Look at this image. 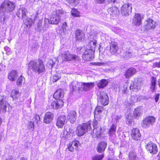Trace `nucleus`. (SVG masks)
I'll use <instances>...</instances> for the list:
<instances>
[{
    "label": "nucleus",
    "instance_id": "nucleus-1",
    "mask_svg": "<svg viewBox=\"0 0 160 160\" xmlns=\"http://www.w3.org/2000/svg\"><path fill=\"white\" fill-rule=\"evenodd\" d=\"M28 71L32 70L35 73L38 74L45 72V68L43 62L41 60H31L28 64ZM29 74V71L28 72Z\"/></svg>",
    "mask_w": 160,
    "mask_h": 160
},
{
    "label": "nucleus",
    "instance_id": "nucleus-2",
    "mask_svg": "<svg viewBox=\"0 0 160 160\" xmlns=\"http://www.w3.org/2000/svg\"><path fill=\"white\" fill-rule=\"evenodd\" d=\"M14 3L8 0H5L0 6V15L2 16H6L12 12L14 9Z\"/></svg>",
    "mask_w": 160,
    "mask_h": 160
},
{
    "label": "nucleus",
    "instance_id": "nucleus-3",
    "mask_svg": "<svg viewBox=\"0 0 160 160\" xmlns=\"http://www.w3.org/2000/svg\"><path fill=\"white\" fill-rule=\"evenodd\" d=\"M66 13L65 12L60 9L54 11L50 18V24H58L60 21L61 18L64 17Z\"/></svg>",
    "mask_w": 160,
    "mask_h": 160
},
{
    "label": "nucleus",
    "instance_id": "nucleus-4",
    "mask_svg": "<svg viewBox=\"0 0 160 160\" xmlns=\"http://www.w3.org/2000/svg\"><path fill=\"white\" fill-rule=\"evenodd\" d=\"M91 121H89L87 123H83L78 126L76 130V135L78 136H82L88 131L91 130Z\"/></svg>",
    "mask_w": 160,
    "mask_h": 160
},
{
    "label": "nucleus",
    "instance_id": "nucleus-5",
    "mask_svg": "<svg viewBox=\"0 0 160 160\" xmlns=\"http://www.w3.org/2000/svg\"><path fill=\"white\" fill-rule=\"evenodd\" d=\"M7 100L6 96H0V113H4L6 112L7 107L9 106Z\"/></svg>",
    "mask_w": 160,
    "mask_h": 160
},
{
    "label": "nucleus",
    "instance_id": "nucleus-6",
    "mask_svg": "<svg viewBox=\"0 0 160 160\" xmlns=\"http://www.w3.org/2000/svg\"><path fill=\"white\" fill-rule=\"evenodd\" d=\"M94 51L92 49L87 47L85 51L83 52L82 57L84 60L91 61L94 58Z\"/></svg>",
    "mask_w": 160,
    "mask_h": 160
},
{
    "label": "nucleus",
    "instance_id": "nucleus-7",
    "mask_svg": "<svg viewBox=\"0 0 160 160\" xmlns=\"http://www.w3.org/2000/svg\"><path fill=\"white\" fill-rule=\"evenodd\" d=\"M63 60L66 61L76 60L79 59V57L75 55L70 54L68 51H64L62 54Z\"/></svg>",
    "mask_w": 160,
    "mask_h": 160
},
{
    "label": "nucleus",
    "instance_id": "nucleus-8",
    "mask_svg": "<svg viewBox=\"0 0 160 160\" xmlns=\"http://www.w3.org/2000/svg\"><path fill=\"white\" fill-rule=\"evenodd\" d=\"M155 121V118L154 117H148L143 121L142 125L143 127L146 128L150 125H152Z\"/></svg>",
    "mask_w": 160,
    "mask_h": 160
},
{
    "label": "nucleus",
    "instance_id": "nucleus-9",
    "mask_svg": "<svg viewBox=\"0 0 160 160\" xmlns=\"http://www.w3.org/2000/svg\"><path fill=\"white\" fill-rule=\"evenodd\" d=\"M132 7L131 4L125 3L121 7V13L123 15L127 16L132 11Z\"/></svg>",
    "mask_w": 160,
    "mask_h": 160
},
{
    "label": "nucleus",
    "instance_id": "nucleus-10",
    "mask_svg": "<svg viewBox=\"0 0 160 160\" xmlns=\"http://www.w3.org/2000/svg\"><path fill=\"white\" fill-rule=\"evenodd\" d=\"M146 148L148 151L153 154H155L158 151L157 145L152 142H149L147 144Z\"/></svg>",
    "mask_w": 160,
    "mask_h": 160
},
{
    "label": "nucleus",
    "instance_id": "nucleus-11",
    "mask_svg": "<svg viewBox=\"0 0 160 160\" xmlns=\"http://www.w3.org/2000/svg\"><path fill=\"white\" fill-rule=\"evenodd\" d=\"M99 100L101 104L105 106L109 103V98L107 94L104 92H101L99 96Z\"/></svg>",
    "mask_w": 160,
    "mask_h": 160
},
{
    "label": "nucleus",
    "instance_id": "nucleus-12",
    "mask_svg": "<svg viewBox=\"0 0 160 160\" xmlns=\"http://www.w3.org/2000/svg\"><path fill=\"white\" fill-rule=\"evenodd\" d=\"M156 26V22L152 19H149L146 20V23L144 26V28L145 30H148L154 29Z\"/></svg>",
    "mask_w": 160,
    "mask_h": 160
},
{
    "label": "nucleus",
    "instance_id": "nucleus-13",
    "mask_svg": "<svg viewBox=\"0 0 160 160\" xmlns=\"http://www.w3.org/2000/svg\"><path fill=\"white\" fill-rule=\"evenodd\" d=\"M82 82L74 81L70 85V87L72 88V91L75 92L82 90Z\"/></svg>",
    "mask_w": 160,
    "mask_h": 160
},
{
    "label": "nucleus",
    "instance_id": "nucleus-14",
    "mask_svg": "<svg viewBox=\"0 0 160 160\" xmlns=\"http://www.w3.org/2000/svg\"><path fill=\"white\" fill-rule=\"evenodd\" d=\"M66 117L65 115H61L57 118L56 125L59 128H62L65 123Z\"/></svg>",
    "mask_w": 160,
    "mask_h": 160
},
{
    "label": "nucleus",
    "instance_id": "nucleus-15",
    "mask_svg": "<svg viewBox=\"0 0 160 160\" xmlns=\"http://www.w3.org/2000/svg\"><path fill=\"white\" fill-rule=\"evenodd\" d=\"M52 102L51 107L55 109H58L61 108L63 105V102L61 99H57Z\"/></svg>",
    "mask_w": 160,
    "mask_h": 160
},
{
    "label": "nucleus",
    "instance_id": "nucleus-16",
    "mask_svg": "<svg viewBox=\"0 0 160 160\" xmlns=\"http://www.w3.org/2000/svg\"><path fill=\"white\" fill-rule=\"evenodd\" d=\"M53 115L52 112H47L44 115L43 121L44 123L49 124L52 120Z\"/></svg>",
    "mask_w": 160,
    "mask_h": 160
},
{
    "label": "nucleus",
    "instance_id": "nucleus-17",
    "mask_svg": "<svg viewBox=\"0 0 160 160\" xmlns=\"http://www.w3.org/2000/svg\"><path fill=\"white\" fill-rule=\"evenodd\" d=\"M107 11L111 16V18H113L116 17V15L119 12V10L118 8L116 7H112L109 8Z\"/></svg>",
    "mask_w": 160,
    "mask_h": 160
},
{
    "label": "nucleus",
    "instance_id": "nucleus-18",
    "mask_svg": "<svg viewBox=\"0 0 160 160\" xmlns=\"http://www.w3.org/2000/svg\"><path fill=\"white\" fill-rule=\"evenodd\" d=\"M82 90L85 92L90 90L94 86V83L92 82H82Z\"/></svg>",
    "mask_w": 160,
    "mask_h": 160
},
{
    "label": "nucleus",
    "instance_id": "nucleus-19",
    "mask_svg": "<svg viewBox=\"0 0 160 160\" xmlns=\"http://www.w3.org/2000/svg\"><path fill=\"white\" fill-rule=\"evenodd\" d=\"M142 17L139 13L135 14L132 20V23L136 26H139L141 23Z\"/></svg>",
    "mask_w": 160,
    "mask_h": 160
},
{
    "label": "nucleus",
    "instance_id": "nucleus-20",
    "mask_svg": "<svg viewBox=\"0 0 160 160\" xmlns=\"http://www.w3.org/2000/svg\"><path fill=\"white\" fill-rule=\"evenodd\" d=\"M27 9L24 8H22L19 9L16 13V15L19 18L22 17V19H25L27 17Z\"/></svg>",
    "mask_w": 160,
    "mask_h": 160
},
{
    "label": "nucleus",
    "instance_id": "nucleus-21",
    "mask_svg": "<svg viewBox=\"0 0 160 160\" xmlns=\"http://www.w3.org/2000/svg\"><path fill=\"white\" fill-rule=\"evenodd\" d=\"M103 109V107L101 106H98L96 107L94 112V117L95 118L99 120L101 116H102L101 114Z\"/></svg>",
    "mask_w": 160,
    "mask_h": 160
},
{
    "label": "nucleus",
    "instance_id": "nucleus-22",
    "mask_svg": "<svg viewBox=\"0 0 160 160\" xmlns=\"http://www.w3.org/2000/svg\"><path fill=\"white\" fill-rule=\"evenodd\" d=\"M131 135L133 139L138 140L140 139L141 136L139 130L137 128H133L132 131Z\"/></svg>",
    "mask_w": 160,
    "mask_h": 160
},
{
    "label": "nucleus",
    "instance_id": "nucleus-23",
    "mask_svg": "<svg viewBox=\"0 0 160 160\" xmlns=\"http://www.w3.org/2000/svg\"><path fill=\"white\" fill-rule=\"evenodd\" d=\"M110 44V52L112 54H113L117 52L118 50V44L116 42H111Z\"/></svg>",
    "mask_w": 160,
    "mask_h": 160
},
{
    "label": "nucleus",
    "instance_id": "nucleus-24",
    "mask_svg": "<svg viewBox=\"0 0 160 160\" xmlns=\"http://www.w3.org/2000/svg\"><path fill=\"white\" fill-rule=\"evenodd\" d=\"M144 111L143 108L142 107H139L136 108L133 112L134 116L136 118L142 116Z\"/></svg>",
    "mask_w": 160,
    "mask_h": 160
},
{
    "label": "nucleus",
    "instance_id": "nucleus-25",
    "mask_svg": "<svg viewBox=\"0 0 160 160\" xmlns=\"http://www.w3.org/2000/svg\"><path fill=\"white\" fill-rule=\"evenodd\" d=\"M136 72V70L133 68H131L128 69L125 72L124 76L127 78H128Z\"/></svg>",
    "mask_w": 160,
    "mask_h": 160
},
{
    "label": "nucleus",
    "instance_id": "nucleus-26",
    "mask_svg": "<svg viewBox=\"0 0 160 160\" xmlns=\"http://www.w3.org/2000/svg\"><path fill=\"white\" fill-rule=\"evenodd\" d=\"M107 145V143L104 141L101 142L98 145L97 148V151L99 152H101L104 151L106 148Z\"/></svg>",
    "mask_w": 160,
    "mask_h": 160
},
{
    "label": "nucleus",
    "instance_id": "nucleus-27",
    "mask_svg": "<svg viewBox=\"0 0 160 160\" xmlns=\"http://www.w3.org/2000/svg\"><path fill=\"white\" fill-rule=\"evenodd\" d=\"M76 112L74 111H71L68 113V118L70 120L71 123H73L77 119Z\"/></svg>",
    "mask_w": 160,
    "mask_h": 160
},
{
    "label": "nucleus",
    "instance_id": "nucleus-28",
    "mask_svg": "<svg viewBox=\"0 0 160 160\" xmlns=\"http://www.w3.org/2000/svg\"><path fill=\"white\" fill-rule=\"evenodd\" d=\"M141 83L140 82H132L130 87V89L138 90L140 88Z\"/></svg>",
    "mask_w": 160,
    "mask_h": 160
},
{
    "label": "nucleus",
    "instance_id": "nucleus-29",
    "mask_svg": "<svg viewBox=\"0 0 160 160\" xmlns=\"http://www.w3.org/2000/svg\"><path fill=\"white\" fill-rule=\"evenodd\" d=\"M76 38L77 40H82L84 38V34L80 30H77L76 32Z\"/></svg>",
    "mask_w": 160,
    "mask_h": 160
},
{
    "label": "nucleus",
    "instance_id": "nucleus-30",
    "mask_svg": "<svg viewBox=\"0 0 160 160\" xmlns=\"http://www.w3.org/2000/svg\"><path fill=\"white\" fill-rule=\"evenodd\" d=\"M18 74L15 70H12L8 75V79L12 81H14L17 78Z\"/></svg>",
    "mask_w": 160,
    "mask_h": 160
},
{
    "label": "nucleus",
    "instance_id": "nucleus-31",
    "mask_svg": "<svg viewBox=\"0 0 160 160\" xmlns=\"http://www.w3.org/2000/svg\"><path fill=\"white\" fill-rule=\"evenodd\" d=\"M53 96L56 99L62 98L63 96V93L62 90L60 89L57 90L53 94Z\"/></svg>",
    "mask_w": 160,
    "mask_h": 160
},
{
    "label": "nucleus",
    "instance_id": "nucleus-32",
    "mask_svg": "<svg viewBox=\"0 0 160 160\" xmlns=\"http://www.w3.org/2000/svg\"><path fill=\"white\" fill-rule=\"evenodd\" d=\"M156 80L155 77H152L151 81L150 89L151 91L153 92L155 91Z\"/></svg>",
    "mask_w": 160,
    "mask_h": 160
},
{
    "label": "nucleus",
    "instance_id": "nucleus-33",
    "mask_svg": "<svg viewBox=\"0 0 160 160\" xmlns=\"http://www.w3.org/2000/svg\"><path fill=\"white\" fill-rule=\"evenodd\" d=\"M20 94L19 91L16 89L12 90L11 93V97L13 100H16L20 96Z\"/></svg>",
    "mask_w": 160,
    "mask_h": 160
},
{
    "label": "nucleus",
    "instance_id": "nucleus-34",
    "mask_svg": "<svg viewBox=\"0 0 160 160\" xmlns=\"http://www.w3.org/2000/svg\"><path fill=\"white\" fill-rule=\"evenodd\" d=\"M129 160H139L138 157L137 156L136 153L133 152H130L128 155Z\"/></svg>",
    "mask_w": 160,
    "mask_h": 160
},
{
    "label": "nucleus",
    "instance_id": "nucleus-35",
    "mask_svg": "<svg viewBox=\"0 0 160 160\" xmlns=\"http://www.w3.org/2000/svg\"><path fill=\"white\" fill-rule=\"evenodd\" d=\"M108 82L105 79H102L100 80L97 83V85L100 88H103L108 84Z\"/></svg>",
    "mask_w": 160,
    "mask_h": 160
},
{
    "label": "nucleus",
    "instance_id": "nucleus-36",
    "mask_svg": "<svg viewBox=\"0 0 160 160\" xmlns=\"http://www.w3.org/2000/svg\"><path fill=\"white\" fill-rule=\"evenodd\" d=\"M24 24L27 27L31 26L33 23V20L30 18H26L25 19H22Z\"/></svg>",
    "mask_w": 160,
    "mask_h": 160
},
{
    "label": "nucleus",
    "instance_id": "nucleus-37",
    "mask_svg": "<svg viewBox=\"0 0 160 160\" xmlns=\"http://www.w3.org/2000/svg\"><path fill=\"white\" fill-rule=\"evenodd\" d=\"M96 43L97 42L96 40H93V41H91L86 47L89 49H92L94 51V48L96 47Z\"/></svg>",
    "mask_w": 160,
    "mask_h": 160
},
{
    "label": "nucleus",
    "instance_id": "nucleus-38",
    "mask_svg": "<svg viewBox=\"0 0 160 160\" xmlns=\"http://www.w3.org/2000/svg\"><path fill=\"white\" fill-rule=\"evenodd\" d=\"M116 130V126L114 124H113L112 126L111 127L109 131H108V133L111 136H112L113 135H115V133Z\"/></svg>",
    "mask_w": 160,
    "mask_h": 160
},
{
    "label": "nucleus",
    "instance_id": "nucleus-39",
    "mask_svg": "<svg viewBox=\"0 0 160 160\" xmlns=\"http://www.w3.org/2000/svg\"><path fill=\"white\" fill-rule=\"evenodd\" d=\"M71 13L72 15L74 17H79L80 16V12L75 8L72 9Z\"/></svg>",
    "mask_w": 160,
    "mask_h": 160
},
{
    "label": "nucleus",
    "instance_id": "nucleus-40",
    "mask_svg": "<svg viewBox=\"0 0 160 160\" xmlns=\"http://www.w3.org/2000/svg\"><path fill=\"white\" fill-rule=\"evenodd\" d=\"M138 97L137 95H133L130 98L129 103L130 104H133L134 103L137 102L138 100Z\"/></svg>",
    "mask_w": 160,
    "mask_h": 160
},
{
    "label": "nucleus",
    "instance_id": "nucleus-41",
    "mask_svg": "<svg viewBox=\"0 0 160 160\" xmlns=\"http://www.w3.org/2000/svg\"><path fill=\"white\" fill-rule=\"evenodd\" d=\"M60 78V75L58 73L55 74L52 77H51V80L53 82L57 81Z\"/></svg>",
    "mask_w": 160,
    "mask_h": 160
},
{
    "label": "nucleus",
    "instance_id": "nucleus-42",
    "mask_svg": "<svg viewBox=\"0 0 160 160\" xmlns=\"http://www.w3.org/2000/svg\"><path fill=\"white\" fill-rule=\"evenodd\" d=\"M103 157L104 156L103 154L97 155L92 156V160H101L103 158Z\"/></svg>",
    "mask_w": 160,
    "mask_h": 160
},
{
    "label": "nucleus",
    "instance_id": "nucleus-43",
    "mask_svg": "<svg viewBox=\"0 0 160 160\" xmlns=\"http://www.w3.org/2000/svg\"><path fill=\"white\" fill-rule=\"evenodd\" d=\"M87 48V47H82L78 48L77 49V52L79 54H81L82 53V54L83 53V52L85 51L86 49Z\"/></svg>",
    "mask_w": 160,
    "mask_h": 160
},
{
    "label": "nucleus",
    "instance_id": "nucleus-44",
    "mask_svg": "<svg viewBox=\"0 0 160 160\" xmlns=\"http://www.w3.org/2000/svg\"><path fill=\"white\" fill-rule=\"evenodd\" d=\"M67 1L68 3L75 6L79 3L78 0H67Z\"/></svg>",
    "mask_w": 160,
    "mask_h": 160
},
{
    "label": "nucleus",
    "instance_id": "nucleus-45",
    "mask_svg": "<svg viewBox=\"0 0 160 160\" xmlns=\"http://www.w3.org/2000/svg\"><path fill=\"white\" fill-rule=\"evenodd\" d=\"M101 128H99V127L95 129H93V133H95L96 134L98 135H100L101 134Z\"/></svg>",
    "mask_w": 160,
    "mask_h": 160
},
{
    "label": "nucleus",
    "instance_id": "nucleus-46",
    "mask_svg": "<svg viewBox=\"0 0 160 160\" xmlns=\"http://www.w3.org/2000/svg\"><path fill=\"white\" fill-rule=\"evenodd\" d=\"M40 120V116L36 114L34 117L33 118V122H36L37 123H38V122Z\"/></svg>",
    "mask_w": 160,
    "mask_h": 160
},
{
    "label": "nucleus",
    "instance_id": "nucleus-47",
    "mask_svg": "<svg viewBox=\"0 0 160 160\" xmlns=\"http://www.w3.org/2000/svg\"><path fill=\"white\" fill-rule=\"evenodd\" d=\"M28 127L29 129L33 130L34 128L33 122L32 121H29L28 124Z\"/></svg>",
    "mask_w": 160,
    "mask_h": 160
},
{
    "label": "nucleus",
    "instance_id": "nucleus-48",
    "mask_svg": "<svg viewBox=\"0 0 160 160\" xmlns=\"http://www.w3.org/2000/svg\"><path fill=\"white\" fill-rule=\"evenodd\" d=\"M117 31H116L115 33L118 34L119 33L120 35H123V34L125 33V32L123 29H120L119 28H118L117 29Z\"/></svg>",
    "mask_w": 160,
    "mask_h": 160
},
{
    "label": "nucleus",
    "instance_id": "nucleus-49",
    "mask_svg": "<svg viewBox=\"0 0 160 160\" xmlns=\"http://www.w3.org/2000/svg\"><path fill=\"white\" fill-rule=\"evenodd\" d=\"M23 78H23L22 76H21L18 78L17 81V85L18 86H20L22 85V82L23 81Z\"/></svg>",
    "mask_w": 160,
    "mask_h": 160
},
{
    "label": "nucleus",
    "instance_id": "nucleus-50",
    "mask_svg": "<svg viewBox=\"0 0 160 160\" xmlns=\"http://www.w3.org/2000/svg\"><path fill=\"white\" fill-rule=\"evenodd\" d=\"M132 52L130 51L125 52L124 53V57L126 58H128L132 55Z\"/></svg>",
    "mask_w": 160,
    "mask_h": 160
},
{
    "label": "nucleus",
    "instance_id": "nucleus-51",
    "mask_svg": "<svg viewBox=\"0 0 160 160\" xmlns=\"http://www.w3.org/2000/svg\"><path fill=\"white\" fill-rule=\"evenodd\" d=\"M132 122V117L131 116L128 115L127 118V122L128 125H129Z\"/></svg>",
    "mask_w": 160,
    "mask_h": 160
},
{
    "label": "nucleus",
    "instance_id": "nucleus-52",
    "mask_svg": "<svg viewBox=\"0 0 160 160\" xmlns=\"http://www.w3.org/2000/svg\"><path fill=\"white\" fill-rule=\"evenodd\" d=\"M122 117V116L119 115L118 116H117L115 118L112 119V120H113L114 119L115 120V121H114L115 123H117L119 121V119H121Z\"/></svg>",
    "mask_w": 160,
    "mask_h": 160
},
{
    "label": "nucleus",
    "instance_id": "nucleus-53",
    "mask_svg": "<svg viewBox=\"0 0 160 160\" xmlns=\"http://www.w3.org/2000/svg\"><path fill=\"white\" fill-rule=\"evenodd\" d=\"M62 27L63 31H65L68 29V26L66 22H64L63 23Z\"/></svg>",
    "mask_w": 160,
    "mask_h": 160
},
{
    "label": "nucleus",
    "instance_id": "nucleus-54",
    "mask_svg": "<svg viewBox=\"0 0 160 160\" xmlns=\"http://www.w3.org/2000/svg\"><path fill=\"white\" fill-rule=\"evenodd\" d=\"M4 49L6 51V54L8 55H9L11 54L10 49L8 47L6 46L4 47Z\"/></svg>",
    "mask_w": 160,
    "mask_h": 160
},
{
    "label": "nucleus",
    "instance_id": "nucleus-55",
    "mask_svg": "<svg viewBox=\"0 0 160 160\" xmlns=\"http://www.w3.org/2000/svg\"><path fill=\"white\" fill-rule=\"evenodd\" d=\"M127 86L126 83L124 84L123 85V88L122 89V92L123 93H125L127 92Z\"/></svg>",
    "mask_w": 160,
    "mask_h": 160
},
{
    "label": "nucleus",
    "instance_id": "nucleus-56",
    "mask_svg": "<svg viewBox=\"0 0 160 160\" xmlns=\"http://www.w3.org/2000/svg\"><path fill=\"white\" fill-rule=\"evenodd\" d=\"M92 126L93 127V129H95L98 127V126H97V125H98V122L97 120H93V122H92Z\"/></svg>",
    "mask_w": 160,
    "mask_h": 160
},
{
    "label": "nucleus",
    "instance_id": "nucleus-57",
    "mask_svg": "<svg viewBox=\"0 0 160 160\" xmlns=\"http://www.w3.org/2000/svg\"><path fill=\"white\" fill-rule=\"evenodd\" d=\"M42 21L41 20H39L37 24V26L38 27V30L40 31H41V30L42 29Z\"/></svg>",
    "mask_w": 160,
    "mask_h": 160
},
{
    "label": "nucleus",
    "instance_id": "nucleus-58",
    "mask_svg": "<svg viewBox=\"0 0 160 160\" xmlns=\"http://www.w3.org/2000/svg\"><path fill=\"white\" fill-rule=\"evenodd\" d=\"M72 146H74L75 148H77L78 147L79 142L78 141H74L72 142Z\"/></svg>",
    "mask_w": 160,
    "mask_h": 160
},
{
    "label": "nucleus",
    "instance_id": "nucleus-59",
    "mask_svg": "<svg viewBox=\"0 0 160 160\" xmlns=\"http://www.w3.org/2000/svg\"><path fill=\"white\" fill-rule=\"evenodd\" d=\"M153 65L155 67L160 68V61L155 62L153 63Z\"/></svg>",
    "mask_w": 160,
    "mask_h": 160
},
{
    "label": "nucleus",
    "instance_id": "nucleus-60",
    "mask_svg": "<svg viewBox=\"0 0 160 160\" xmlns=\"http://www.w3.org/2000/svg\"><path fill=\"white\" fill-rule=\"evenodd\" d=\"M48 23H50V19L49 20L48 19L45 18L44 19V26H46Z\"/></svg>",
    "mask_w": 160,
    "mask_h": 160
},
{
    "label": "nucleus",
    "instance_id": "nucleus-61",
    "mask_svg": "<svg viewBox=\"0 0 160 160\" xmlns=\"http://www.w3.org/2000/svg\"><path fill=\"white\" fill-rule=\"evenodd\" d=\"M160 94L159 93L156 94L155 95V102H158Z\"/></svg>",
    "mask_w": 160,
    "mask_h": 160
},
{
    "label": "nucleus",
    "instance_id": "nucleus-62",
    "mask_svg": "<svg viewBox=\"0 0 160 160\" xmlns=\"http://www.w3.org/2000/svg\"><path fill=\"white\" fill-rule=\"evenodd\" d=\"M68 150L71 152H73L74 150L73 147H72V146L70 144L69 145V146L68 147Z\"/></svg>",
    "mask_w": 160,
    "mask_h": 160
},
{
    "label": "nucleus",
    "instance_id": "nucleus-63",
    "mask_svg": "<svg viewBox=\"0 0 160 160\" xmlns=\"http://www.w3.org/2000/svg\"><path fill=\"white\" fill-rule=\"evenodd\" d=\"M104 64L103 62H97L94 63L93 65L96 66H101L103 65Z\"/></svg>",
    "mask_w": 160,
    "mask_h": 160
},
{
    "label": "nucleus",
    "instance_id": "nucleus-64",
    "mask_svg": "<svg viewBox=\"0 0 160 160\" xmlns=\"http://www.w3.org/2000/svg\"><path fill=\"white\" fill-rule=\"evenodd\" d=\"M105 0H96V2L98 3H103Z\"/></svg>",
    "mask_w": 160,
    "mask_h": 160
}]
</instances>
